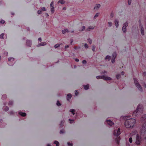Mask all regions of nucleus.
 <instances>
[{"label": "nucleus", "mask_w": 146, "mask_h": 146, "mask_svg": "<svg viewBox=\"0 0 146 146\" xmlns=\"http://www.w3.org/2000/svg\"><path fill=\"white\" fill-rule=\"evenodd\" d=\"M69 121H70V124L72 123H74V120L73 119H69Z\"/></svg>", "instance_id": "obj_35"}, {"label": "nucleus", "mask_w": 146, "mask_h": 146, "mask_svg": "<svg viewBox=\"0 0 146 146\" xmlns=\"http://www.w3.org/2000/svg\"><path fill=\"white\" fill-rule=\"evenodd\" d=\"M115 61V58H113L111 60V62L113 63H114Z\"/></svg>", "instance_id": "obj_49"}, {"label": "nucleus", "mask_w": 146, "mask_h": 146, "mask_svg": "<svg viewBox=\"0 0 146 146\" xmlns=\"http://www.w3.org/2000/svg\"><path fill=\"white\" fill-rule=\"evenodd\" d=\"M27 45L28 46H31L32 44V41L30 40H27Z\"/></svg>", "instance_id": "obj_7"}, {"label": "nucleus", "mask_w": 146, "mask_h": 146, "mask_svg": "<svg viewBox=\"0 0 146 146\" xmlns=\"http://www.w3.org/2000/svg\"><path fill=\"white\" fill-rule=\"evenodd\" d=\"M134 82L135 85L138 90L141 92H143V89L141 85L139 84L136 78H134Z\"/></svg>", "instance_id": "obj_4"}, {"label": "nucleus", "mask_w": 146, "mask_h": 146, "mask_svg": "<svg viewBox=\"0 0 146 146\" xmlns=\"http://www.w3.org/2000/svg\"><path fill=\"white\" fill-rule=\"evenodd\" d=\"M141 35H144V29L142 26H141Z\"/></svg>", "instance_id": "obj_16"}, {"label": "nucleus", "mask_w": 146, "mask_h": 146, "mask_svg": "<svg viewBox=\"0 0 146 146\" xmlns=\"http://www.w3.org/2000/svg\"><path fill=\"white\" fill-rule=\"evenodd\" d=\"M111 58V57L110 56L108 55L105 58V60H108V61H109L110 60Z\"/></svg>", "instance_id": "obj_20"}, {"label": "nucleus", "mask_w": 146, "mask_h": 146, "mask_svg": "<svg viewBox=\"0 0 146 146\" xmlns=\"http://www.w3.org/2000/svg\"><path fill=\"white\" fill-rule=\"evenodd\" d=\"M50 10L52 13H53L54 12V7H51Z\"/></svg>", "instance_id": "obj_31"}, {"label": "nucleus", "mask_w": 146, "mask_h": 146, "mask_svg": "<svg viewBox=\"0 0 146 146\" xmlns=\"http://www.w3.org/2000/svg\"><path fill=\"white\" fill-rule=\"evenodd\" d=\"M82 29H80L79 30V31H82L84 30L85 29V27L84 26H83L82 27Z\"/></svg>", "instance_id": "obj_28"}, {"label": "nucleus", "mask_w": 146, "mask_h": 146, "mask_svg": "<svg viewBox=\"0 0 146 146\" xmlns=\"http://www.w3.org/2000/svg\"><path fill=\"white\" fill-rule=\"evenodd\" d=\"M13 104V102L12 101H9V104H8V105L9 106L12 105Z\"/></svg>", "instance_id": "obj_40"}, {"label": "nucleus", "mask_w": 146, "mask_h": 146, "mask_svg": "<svg viewBox=\"0 0 146 146\" xmlns=\"http://www.w3.org/2000/svg\"><path fill=\"white\" fill-rule=\"evenodd\" d=\"M60 44H56L54 45V47L56 48H58L60 46Z\"/></svg>", "instance_id": "obj_36"}, {"label": "nucleus", "mask_w": 146, "mask_h": 146, "mask_svg": "<svg viewBox=\"0 0 146 146\" xmlns=\"http://www.w3.org/2000/svg\"><path fill=\"white\" fill-rule=\"evenodd\" d=\"M75 60L76 62H78L79 61V60L78 58H76Z\"/></svg>", "instance_id": "obj_61"}, {"label": "nucleus", "mask_w": 146, "mask_h": 146, "mask_svg": "<svg viewBox=\"0 0 146 146\" xmlns=\"http://www.w3.org/2000/svg\"><path fill=\"white\" fill-rule=\"evenodd\" d=\"M122 31L123 33H125L126 32V28L125 27H122Z\"/></svg>", "instance_id": "obj_27"}, {"label": "nucleus", "mask_w": 146, "mask_h": 146, "mask_svg": "<svg viewBox=\"0 0 146 146\" xmlns=\"http://www.w3.org/2000/svg\"><path fill=\"white\" fill-rule=\"evenodd\" d=\"M56 104L57 106H60L61 104L60 103L59 101H57L56 103Z\"/></svg>", "instance_id": "obj_37"}, {"label": "nucleus", "mask_w": 146, "mask_h": 146, "mask_svg": "<svg viewBox=\"0 0 146 146\" xmlns=\"http://www.w3.org/2000/svg\"><path fill=\"white\" fill-rule=\"evenodd\" d=\"M119 137L116 139H115V141H116V143L118 144H119Z\"/></svg>", "instance_id": "obj_33"}, {"label": "nucleus", "mask_w": 146, "mask_h": 146, "mask_svg": "<svg viewBox=\"0 0 146 146\" xmlns=\"http://www.w3.org/2000/svg\"><path fill=\"white\" fill-rule=\"evenodd\" d=\"M67 144L68 146H72L73 144L72 143L68 142L67 143Z\"/></svg>", "instance_id": "obj_39"}, {"label": "nucleus", "mask_w": 146, "mask_h": 146, "mask_svg": "<svg viewBox=\"0 0 146 146\" xmlns=\"http://www.w3.org/2000/svg\"><path fill=\"white\" fill-rule=\"evenodd\" d=\"M9 113L10 115H12L14 114V112L13 111H10L9 112Z\"/></svg>", "instance_id": "obj_46"}, {"label": "nucleus", "mask_w": 146, "mask_h": 146, "mask_svg": "<svg viewBox=\"0 0 146 146\" xmlns=\"http://www.w3.org/2000/svg\"><path fill=\"white\" fill-rule=\"evenodd\" d=\"M95 47L94 46H92V50L94 52L95 51Z\"/></svg>", "instance_id": "obj_54"}, {"label": "nucleus", "mask_w": 146, "mask_h": 146, "mask_svg": "<svg viewBox=\"0 0 146 146\" xmlns=\"http://www.w3.org/2000/svg\"><path fill=\"white\" fill-rule=\"evenodd\" d=\"M146 119V114H145V115H143L141 118V121H144L145 119Z\"/></svg>", "instance_id": "obj_12"}, {"label": "nucleus", "mask_w": 146, "mask_h": 146, "mask_svg": "<svg viewBox=\"0 0 146 146\" xmlns=\"http://www.w3.org/2000/svg\"><path fill=\"white\" fill-rule=\"evenodd\" d=\"M120 133L119 128H118L117 130H115L113 132L114 135L117 137H118Z\"/></svg>", "instance_id": "obj_5"}, {"label": "nucleus", "mask_w": 146, "mask_h": 146, "mask_svg": "<svg viewBox=\"0 0 146 146\" xmlns=\"http://www.w3.org/2000/svg\"><path fill=\"white\" fill-rule=\"evenodd\" d=\"M121 74L122 75H123L124 74V72L123 71H122L121 72Z\"/></svg>", "instance_id": "obj_60"}, {"label": "nucleus", "mask_w": 146, "mask_h": 146, "mask_svg": "<svg viewBox=\"0 0 146 146\" xmlns=\"http://www.w3.org/2000/svg\"><path fill=\"white\" fill-rule=\"evenodd\" d=\"M120 76L121 75L120 74H118L116 75V77L117 79H118L120 78Z\"/></svg>", "instance_id": "obj_32"}, {"label": "nucleus", "mask_w": 146, "mask_h": 146, "mask_svg": "<svg viewBox=\"0 0 146 146\" xmlns=\"http://www.w3.org/2000/svg\"><path fill=\"white\" fill-rule=\"evenodd\" d=\"M69 47V46H68V45H66V46H65V48H68V47Z\"/></svg>", "instance_id": "obj_62"}, {"label": "nucleus", "mask_w": 146, "mask_h": 146, "mask_svg": "<svg viewBox=\"0 0 146 146\" xmlns=\"http://www.w3.org/2000/svg\"><path fill=\"white\" fill-rule=\"evenodd\" d=\"M14 58L13 57H9L8 59V61H13L14 60Z\"/></svg>", "instance_id": "obj_29"}, {"label": "nucleus", "mask_w": 146, "mask_h": 146, "mask_svg": "<svg viewBox=\"0 0 146 146\" xmlns=\"http://www.w3.org/2000/svg\"><path fill=\"white\" fill-rule=\"evenodd\" d=\"M128 23L127 22H126L123 24V27L126 28V27L128 26Z\"/></svg>", "instance_id": "obj_26"}, {"label": "nucleus", "mask_w": 146, "mask_h": 146, "mask_svg": "<svg viewBox=\"0 0 146 146\" xmlns=\"http://www.w3.org/2000/svg\"><path fill=\"white\" fill-rule=\"evenodd\" d=\"M108 24L110 27H111L112 25V23L111 22H108Z\"/></svg>", "instance_id": "obj_38"}, {"label": "nucleus", "mask_w": 146, "mask_h": 146, "mask_svg": "<svg viewBox=\"0 0 146 146\" xmlns=\"http://www.w3.org/2000/svg\"><path fill=\"white\" fill-rule=\"evenodd\" d=\"M5 23V21L3 20H2L0 21V23L4 24Z\"/></svg>", "instance_id": "obj_48"}, {"label": "nucleus", "mask_w": 146, "mask_h": 146, "mask_svg": "<svg viewBox=\"0 0 146 146\" xmlns=\"http://www.w3.org/2000/svg\"><path fill=\"white\" fill-rule=\"evenodd\" d=\"M75 95L76 96H77L78 95V91H77V90H76L75 91Z\"/></svg>", "instance_id": "obj_55"}, {"label": "nucleus", "mask_w": 146, "mask_h": 146, "mask_svg": "<svg viewBox=\"0 0 146 146\" xmlns=\"http://www.w3.org/2000/svg\"><path fill=\"white\" fill-rule=\"evenodd\" d=\"M117 56V54L116 52H113L112 54V56L113 57V58H115Z\"/></svg>", "instance_id": "obj_21"}, {"label": "nucleus", "mask_w": 146, "mask_h": 146, "mask_svg": "<svg viewBox=\"0 0 146 146\" xmlns=\"http://www.w3.org/2000/svg\"><path fill=\"white\" fill-rule=\"evenodd\" d=\"M46 44V43L45 42H42L38 44L37 46V47H39L41 46L45 45Z\"/></svg>", "instance_id": "obj_9"}, {"label": "nucleus", "mask_w": 146, "mask_h": 146, "mask_svg": "<svg viewBox=\"0 0 146 146\" xmlns=\"http://www.w3.org/2000/svg\"><path fill=\"white\" fill-rule=\"evenodd\" d=\"M141 135H136L135 143L138 145L141 144L143 138L146 139V123H144L141 129Z\"/></svg>", "instance_id": "obj_1"}, {"label": "nucleus", "mask_w": 146, "mask_h": 146, "mask_svg": "<svg viewBox=\"0 0 146 146\" xmlns=\"http://www.w3.org/2000/svg\"><path fill=\"white\" fill-rule=\"evenodd\" d=\"M3 110L6 111L9 110V108L7 106H5L3 107Z\"/></svg>", "instance_id": "obj_17"}, {"label": "nucleus", "mask_w": 146, "mask_h": 146, "mask_svg": "<svg viewBox=\"0 0 146 146\" xmlns=\"http://www.w3.org/2000/svg\"><path fill=\"white\" fill-rule=\"evenodd\" d=\"M54 143L55 144L56 146H59V143L57 141H55L54 142Z\"/></svg>", "instance_id": "obj_25"}, {"label": "nucleus", "mask_w": 146, "mask_h": 146, "mask_svg": "<svg viewBox=\"0 0 146 146\" xmlns=\"http://www.w3.org/2000/svg\"><path fill=\"white\" fill-rule=\"evenodd\" d=\"M115 25L116 26L117 28L119 26V21L117 19H115L114 21Z\"/></svg>", "instance_id": "obj_11"}, {"label": "nucleus", "mask_w": 146, "mask_h": 146, "mask_svg": "<svg viewBox=\"0 0 146 146\" xmlns=\"http://www.w3.org/2000/svg\"><path fill=\"white\" fill-rule=\"evenodd\" d=\"M71 94H68L67 95L66 99L68 101H69L71 99Z\"/></svg>", "instance_id": "obj_14"}, {"label": "nucleus", "mask_w": 146, "mask_h": 146, "mask_svg": "<svg viewBox=\"0 0 146 146\" xmlns=\"http://www.w3.org/2000/svg\"><path fill=\"white\" fill-rule=\"evenodd\" d=\"M144 86H145V87L146 88V84H145V83H144Z\"/></svg>", "instance_id": "obj_64"}, {"label": "nucleus", "mask_w": 146, "mask_h": 146, "mask_svg": "<svg viewBox=\"0 0 146 146\" xmlns=\"http://www.w3.org/2000/svg\"><path fill=\"white\" fill-rule=\"evenodd\" d=\"M65 3V1H64V0H59L58 2V3H60L61 4H64Z\"/></svg>", "instance_id": "obj_22"}, {"label": "nucleus", "mask_w": 146, "mask_h": 146, "mask_svg": "<svg viewBox=\"0 0 146 146\" xmlns=\"http://www.w3.org/2000/svg\"><path fill=\"white\" fill-rule=\"evenodd\" d=\"M4 34L3 33H2L0 35V38L1 39H4L3 36H4Z\"/></svg>", "instance_id": "obj_34"}, {"label": "nucleus", "mask_w": 146, "mask_h": 146, "mask_svg": "<svg viewBox=\"0 0 146 146\" xmlns=\"http://www.w3.org/2000/svg\"><path fill=\"white\" fill-rule=\"evenodd\" d=\"M135 122V120L134 119L130 118L127 119L125 122V127L127 128L133 127Z\"/></svg>", "instance_id": "obj_2"}, {"label": "nucleus", "mask_w": 146, "mask_h": 146, "mask_svg": "<svg viewBox=\"0 0 146 146\" xmlns=\"http://www.w3.org/2000/svg\"><path fill=\"white\" fill-rule=\"evenodd\" d=\"M106 122L110 126H112L114 124L110 120H106Z\"/></svg>", "instance_id": "obj_6"}, {"label": "nucleus", "mask_w": 146, "mask_h": 146, "mask_svg": "<svg viewBox=\"0 0 146 146\" xmlns=\"http://www.w3.org/2000/svg\"><path fill=\"white\" fill-rule=\"evenodd\" d=\"M88 42H89V43L90 44H92V40L91 39H90V38L88 39Z\"/></svg>", "instance_id": "obj_43"}, {"label": "nucleus", "mask_w": 146, "mask_h": 146, "mask_svg": "<svg viewBox=\"0 0 146 146\" xmlns=\"http://www.w3.org/2000/svg\"><path fill=\"white\" fill-rule=\"evenodd\" d=\"M104 76V75L98 76H97L96 77V78L98 79H103Z\"/></svg>", "instance_id": "obj_24"}, {"label": "nucleus", "mask_w": 146, "mask_h": 146, "mask_svg": "<svg viewBox=\"0 0 146 146\" xmlns=\"http://www.w3.org/2000/svg\"><path fill=\"white\" fill-rule=\"evenodd\" d=\"M69 32L68 29H66L62 30V32L63 34H65L66 32L68 33Z\"/></svg>", "instance_id": "obj_18"}, {"label": "nucleus", "mask_w": 146, "mask_h": 146, "mask_svg": "<svg viewBox=\"0 0 146 146\" xmlns=\"http://www.w3.org/2000/svg\"><path fill=\"white\" fill-rule=\"evenodd\" d=\"M84 46L85 48H88V44L86 43H85L84 44Z\"/></svg>", "instance_id": "obj_45"}, {"label": "nucleus", "mask_w": 146, "mask_h": 146, "mask_svg": "<svg viewBox=\"0 0 146 146\" xmlns=\"http://www.w3.org/2000/svg\"><path fill=\"white\" fill-rule=\"evenodd\" d=\"M19 114L22 116L24 117L26 116V113H23L21 111H19Z\"/></svg>", "instance_id": "obj_13"}, {"label": "nucleus", "mask_w": 146, "mask_h": 146, "mask_svg": "<svg viewBox=\"0 0 146 146\" xmlns=\"http://www.w3.org/2000/svg\"><path fill=\"white\" fill-rule=\"evenodd\" d=\"M4 54L6 55H7L8 54V53L6 51H5V52H4Z\"/></svg>", "instance_id": "obj_58"}, {"label": "nucleus", "mask_w": 146, "mask_h": 146, "mask_svg": "<svg viewBox=\"0 0 146 146\" xmlns=\"http://www.w3.org/2000/svg\"><path fill=\"white\" fill-rule=\"evenodd\" d=\"M7 98V95H2V99L3 100H4L5 99Z\"/></svg>", "instance_id": "obj_30"}, {"label": "nucleus", "mask_w": 146, "mask_h": 146, "mask_svg": "<svg viewBox=\"0 0 146 146\" xmlns=\"http://www.w3.org/2000/svg\"><path fill=\"white\" fill-rule=\"evenodd\" d=\"M94 29V27L92 26L89 27L88 28L86 29V31H90V30L93 29Z\"/></svg>", "instance_id": "obj_15"}, {"label": "nucleus", "mask_w": 146, "mask_h": 146, "mask_svg": "<svg viewBox=\"0 0 146 146\" xmlns=\"http://www.w3.org/2000/svg\"><path fill=\"white\" fill-rule=\"evenodd\" d=\"M110 16L111 17H113V12L111 13L110 14Z\"/></svg>", "instance_id": "obj_56"}, {"label": "nucleus", "mask_w": 146, "mask_h": 146, "mask_svg": "<svg viewBox=\"0 0 146 146\" xmlns=\"http://www.w3.org/2000/svg\"><path fill=\"white\" fill-rule=\"evenodd\" d=\"M143 74L145 76L146 75V72H144L143 73Z\"/></svg>", "instance_id": "obj_63"}, {"label": "nucleus", "mask_w": 146, "mask_h": 146, "mask_svg": "<svg viewBox=\"0 0 146 146\" xmlns=\"http://www.w3.org/2000/svg\"><path fill=\"white\" fill-rule=\"evenodd\" d=\"M101 5L100 4H96L94 7V9L95 10H97L100 7Z\"/></svg>", "instance_id": "obj_8"}, {"label": "nucleus", "mask_w": 146, "mask_h": 146, "mask_svg": "<svg viewBox=\"0 0 146 146\" xmlns=\"http://www.w3.org/2000/svg\"><path fill=\"white\" fill-rule=\"evenodd\" d=\"M129 141L130 143H131L132 142V137H130L129 138Z\"/></svg>", "instance_id": "obj_41"}, {"label": "nucleus", "mask_w": 146, "mask_h": 146, "mask_svg": "<svg viewBox=\"0 0 146 146\" xmlns=\"http://www.w3.org/2000/svg\"><path fill=\"white\" fill-rule=\"evenodd\" d=\"M132 0H128V4L129 5H130L131 3Z\"/></svg>", "instance_id": "obj_47"}, {"label": "nucleus", "mask_w": 146, "mask_h": 146, "mask_svg": "<svg viewBox=\"0 0 146 146\" xmlns=\"http://www.w3.org/2000/svg\"><path fill=\"white\" fill-rule=\"evenodd\" d=\"M83 86L84 87V89L85 90H87L89 88V86L88 85H83Z\"/></svg>", "instance_id": "obj_23"}, {"label": "nucleus", "mask_w": 146, "mask_h": 146, "mask_svg": "<svg viewBox=\"0 0 146 146\" xmlns=\"http://www.w3.org/2000/svg\"><path fill=\"white\" fill-rule=\"evenodd\" d=\"M38 40H39L40 42H41V41H42V39H41V38H38Z\"/></svg>", "instance_id": "obj_59"}, {"label": "nucleus", "mask_w": 146, "mask_h": 146, "mask_svg": "<svg viewBox=\"0 0 146 146\" xmlns=\"http://www.w3.org/2000/svg\"><path fill=\"white\" fill-rule=\"evenodd\" d=\"M41 11H46V9H45V7H43L41 9Z\"/></svg>", "instance_id": "obj_50"}, {"label": "nucleus", "mask_w": 146, "mask_h": 146, "mask_svg": "<svg viewBox=\"0 0 146 146\" xmlns=\"http://www.w3.org/2000/svg\"><path fill=\"white\" fill-rule=\"evenodd\" d=\"M37 13L38 14H42V11L41 10H38Z\"/></svg>", "instance_id": "obj_52"}, {"label": "nucleus", "mask_w": 146, "mask_h": 146, "mask_svg": "<svg viewBox=\"0 0 146 146\" xmlns=\"http://www.w3.org/2000/svg\"><path fill=\"white\" fill-rule=\"evenodd\" d=\"M64 133V130H61L60 132V134H62L63 133Z\"/></svg>", "instance_id": "obj_44"}, {"label": "nucleus", "mask_w": 146, "mask_h": 146, "mask_svg": "<svg viewBox=\"0 0 146 146\" xmlns=\"http://www.w3.org/2000/svg\"><path fill=\"white\" fill-rule=\"evenodd\" d=\"M103 79L105 80H112V79L110 77H109L108 76L106 77L104 75V77L103 78Z\"/></svg>", "instance_id": "obj_10"}, {"label": "nucleus", "mask_w": 146, "mask_h": 146, "mask_svg": "<svg viewBox=\"0 0 146 146\" xmlns=\"http://www.w3.org/2000/svg\"><path fill=\"white\" fill-rule=\"evenodd\" d=\"M53 3H54V2L53 1H52L51 3H50V7H54L53 6Z\"/></svg>", "instance_id": "obj_53"}, {"label": "nucleus", "mask_w": 146, "mask_h": 146, "mask_svg": "<svg viewBox=\"0 0 146 146\" xmlns=\"http://www.w3.org/2000/svg\"><path fill=\"white\" fill-rule=\"evenodd\" d=\"M64 121H62L61 122V123L60 124V126H61L62 125L63 123H64Z\"/></svg>", "instance_id": "obj_57"}, {"label": "nucleus", "mask_w": 146, "mask_h": 146, "mask_svg": "<svg viewBox=\"0 0 146 146\" xmlns=\"http://www.w3.org/2000/svg\"><path fill=\"white\" fill-rule=\"evenodd\" d=\"M70 111L71 112L73 115H74L75 113V110L73 109H71L70 110Z\"/></svg>", "instance_id": "obj_19"}, {"label": "nucleus", "mask_w": 146, "mask_h": 146, "mask_svg": "<svg viewBox=\"0 0 146 146\" xmlns=\"http://www.w3.org/2000/svg\"><path fill=\"white\" fill-rule=\"evenodd\" d=\"M82 63L83 64H86L87 63V62L86 60H84L82 61Z\"/></svg>", "instance_id": "obj_51"}, {"label": "nucleus", "mask_w": 146, "mask_h": 146, "mask_svg": "<svg viewBox=\"0 0 146 146\" xmlns=\"http://www.w3.org/2000/svg\"><path fill=\"white\" fill-rule=\"evenodd\" d=\"M143 111L142 106L141 105L139 104L136 110L134 111L133 113V117H137L141 115Z\"/></svg>", "instance_id": "obj_3"}, {"label": "nucleus", "mask_w": 146, "mask_h": 146, "mask_svg": "<svg viewBox=\"0 0 146 146\" xmlns=\"http://www.w3.org/2000/svg\"><path fill=\"white\" fill-rule=\"evenodd\" d=\"M99 15V13H96L94 17V19H95L96 17H97Z\"/></svg>", "instance_id": "obj_42"}]
</instances>
